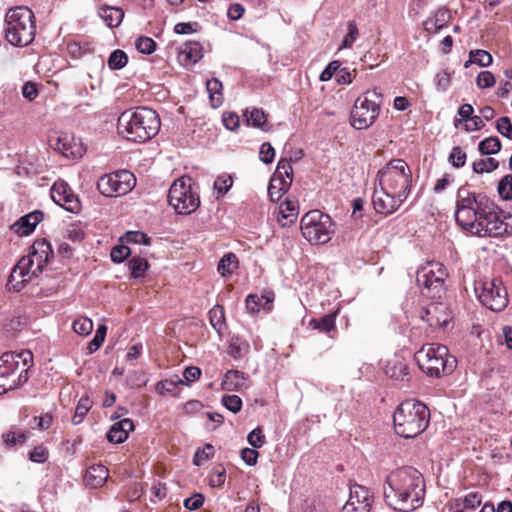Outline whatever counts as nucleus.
<instances>
[{
  "instance_id": "f257e3e1",
  "label": "nucleus",
  "mask_w": 512,
  "mask_h": 512,
  "mask_svg": "<svg viewBox=\"0 0 512 512\" xmlns=\"http://www.w3.org/2000/svg\"><path fill=\"white\" fill-rule=\"evenodd\" d=\"M456 222L479 237H499L512 233V215L505 221L495 202L486 194L475 193L465 186L457 191Z\"/></svg>"
},
{
  "instance_id": "f03ea898",
  "label": "nucleus",
  "mask_w": 512,
  "mask_h": 512,
  "mask_svg": "<svg viewBox=\"0 0 512 512\" xmlns=\"http://www.w3.org/2000/svg\"><path fill=\"white\" fill-rule=\"evenodd\" d=\"M425 481L422 474L412 467L392 471L386 478L384 498L394 510L412 512L424 503Z\"/></svg>"
},
{
  "instance_id": "7ed1b4c3",
  "label": "nucleus",
  "mask_w": 512,
  "mask_h": 512,
  "mask_svg": "<svg viewBox=\"0 0 512 512\" xmlns=\"http://www.w3.org/2000/svg\"><path fill=\"white\" fill-rule=\"evenodd\" d=\"M53 257L51 244L46 239L36 240L29 255L22 257L9 276L7 287L19 292L26 282L37 278Z\"/></svg>"
},
{
  "instance_id": "20e7f679",
  "label": "nucleus",
  "mask_w": 512,
  "mask_h": 512,
  "mask_svg": "<svg viewBox=\"0 0 512 512\" xmlns=\"http://www.w3.org/2000/svg\"><path fill=\"white\" fill-rule=\"evenodd\" d=\"M159 129L157 113L146 107L126 110L118 118V131L129 141L145 142L157 135Z\"/></svg>"
},
{
  "instance_id": "39448f33",
  "label": "nucleus",
  "mask_w": 512,
  "mask_h": 512,
  "mask_svg": "<svg viewBox=\"0 0 512 512\" xmlns=\"http://www.w3.org/2000/svg\"><path fill=\"white\" fill-rule=\"evenodd\" d=\"M430 411L428 407L416 400L403 401L393 414L396 433L403 438H414L428 427Z\"/></svg>"
},
{
  "instance_id": "423d86ee",
  "label": "nucleus",
  "mask_w": 512,
  "mask_h": 512,
  "mask_svg": "<svg viewBox=\"0 0 512 512\" xmlns=\"http://www.w3.org/2000/svg\"><path fill=\"white\" fill-rule=\"evenodd\" d=\"M32 354L5 352L0 356V395L16 389L29 379Z\"/></svg>"
},
{
  "instance_id": "0eeeda50",
  "label": "nucleus",
  "mask_w": 512,
  "mask_h": 512,
  "mask_svg": "<svg viewBox=\"0 0 512 512\" xmlns=\"http://www.w3.org/2000/svg\"><path fill=\"white\" fill-rule=\"evenodd\" d=\"M34 13L26 6L11 8L5 16V36L14 46H27L35 37Z\"/></svg>"
},
{
  "instance_id": "6e6552de",
  "label": "nucleus",
  "mask_w": 512,
  "mask_h": 512,
  "mask_svg": "<svg viewBox=\"0 0 512 512\" xmlns=\"http://www.w3.org/2000/svg\"><path fill=\"white\" fill-rule=\"evenodd\" d=\"M419 368L427 375L441 377L450 374L456 367V359L450 356L448 348L440 344H426L415 354Z\"/></svg>"
},
{
  "instance_id": "1a4fd4ad",
  "label": "nucleus",
  "mask_w": 512,
  "mask_h": 512,
  "mask_svg": "<svg viewBox=\"0 0 512 512\" xmlns=\"http://www.w3.org/2000/svg\"><path fill=\"white\" fill-rule=\"evenodd\" d=\"M375 181L386 191L401 194L407 199L411 191L412 172L403 159H392L378 171Z\"/></svg>"
},
{
  "instance_id": "9d476101",
  "label": "nucleus",
  "mask_w": 512,
  "mask_h": 512,
  "mask_svg": "<svg viewBox=\"0 0 512 512\" xmlns=\"http://www.w3.org/2000/svg\"><path fill=\"white\" fill-rule=\"evenodd\" d=\"M382 103L383 95L377 88L359 96L351 111V125L359 130L370 127L378 118Z\"/></svg>"
},
{
  "instance_id": "9b49d317",
  "label": "nucleus",
  "mask_w": 512,
  "mask_h": 512,
  "mask_svg": "<svg viewBox=\"0 0 512 512\" xmlns=\"http://www.w3.org/2000/svg\"><path fill=\"white\" fill-rule=\"evenodd\" d=\"M300 228L303 237L311 244H325L335 233L331 217L320 210L307 212L301 219Z\"/></svg>"
},
{
  "instance_id": "f8f14e48",
  "label": "nucleus",
  "mask_w": 512,
  "mask_h": 512,
  "mask_svg": "<svg viewBox=\"0 0 512 512\" xmlns=\"http://www.w3.org/2000/svg\"><path fill=\"white\" fill-rule=\"evenodd\" d=\"M168 203L177 214L188 215L200 205V197L190 177L176 179L168 192Z\"/></svg>"
},
{
  "instance_id": "ddd939ff",
  "label": "nucleus",
  "mask_w": 512,
  "mask_h": 512,
  "mask_svg": "<svg viewBox=\"0 0 512 512\" xmlns=\"http://www.w3.org/2000/svg\"><path fill=\"white\" fill-rule=\"evenodd\" d=\"M447 269L438 262H429L426 266L417 270L416 281L424 296L436 299L441 298L445 292V279Z\"/></svg>"
},
{
  "instance_id": "4468645a",
  "label": "nucleus",
  "mask_w": 512,
  "mask_h": 512,
  "mask_svg": "<svg viewBox=\"0 0 512 512\" xmlns=\"http://www.w3.org/2000/svg\"><path fill=\"white\" fill-rule=\"evenodd\" d=\"M475 293L479 301L491 311L500 312L508 305L507 290L498 279L476 281Z\"/></svg>"
},
{
  "instance_id": "2eb2a0df",
  "label": "nucleus",
  "mask_w": 512,
  "mask_h": 512,
  "mask_svg": "<svg viewBox=\"0 0 512 512\" xmlns=\"http://www.w3.org/2000/svg\"><path fill=\"white\" fill-rule=\"evenodd\" d=\"M136 185L134 174L128 170H118L105 174L97 181V189L106 197H120L129 193Z\"/></svg>"
},
{
  "instance_id": "dca6fc26",
  "label": "nucleus",
  "mask_w": 512,
  "mask_h": 512,
  "mask_svg": "<svg viewBox=\"0 0 512 512\" xmlns=\"http://www.w3.org/2000/svg\"><path fill=\"white\" fill-rule=\"evenodd\" d=\"M292 181L293 169L290 161L287 159H280L268 186V195L270 200L272 202L279 201L290 188Z\"/></svg>"
},
{
  "instance_id": "f3484780",
  "label": "nucleus",
  "mask_w": 512,
  "mask_h": 512,
  "mask_svg": "<svg viewBox=\"0 0 512 512\" xmlns=\"http://www.w3.org/2000/svg\"><path fill=\"white\" fill-rule=\"evenodd\" d=\"M419 317L432 328L446 327L452 320V315L447 305L442 302H431L422 307Z\"/></svg>"
},
{
  "instance_id": "a211bd4d",
  "label": "nucleus",
  "mask_w": 512,
  "mask_h": 512,
  "mask_svg": "<svg viewBox=\"0 0 512 512\" xmlns=\"http://www.w3.org/2000/svg\"><path fill=\"white\" fill-rule=\"evenodd\" d=\"M406 200L401 194L388 192L383 187H375L372 203L375 211L379 214H393Z\"/></svg>"
},
{
  "instance_id": "6ab92c4d",
  "label": "nucleus",
  "mask_w": 512,
  "mask_h": 512,
  "mask_svg": "<svg viewBox=\"0 0 512 512\" xmlns=\"http://www.w3.org/2000/svg\"><path fill=\"white\" fill-rule=\"evenodd\" d=\"M52 200L71 213H78L81 209V203L78 196L72 191L64 181L55 182L51 188Z\"/></svg>"
},
{
  "instance_id": "aec40b11",
  "label": "nucleus",
  "mask_w": 512,
  "mask_h": 512,
  "mask_svg": "<svg viewBox=\"0 0 512 512\" xmlns=\"http://www.w3.org/2000/svg\"><path fill=\"white\" fill-rule=\"evenodd\" d=\"M371 508V494L369 490L358 484L350 486V495L342 508V512H369Z\"/></svg>"
},
{
  "instance_id": "412c9836",
  "label": "nucleus",
  "mask_w": 512,
  "mask_h": 512,
  "mask_svg": "<svg viewBox=\"0 0 512 512\" xmlns=\"http://www.w3.org/2000/svg\"><path fill=\"white\" fill-rule=\"evenodd\" d=\"M42 219L43 213L39 210H35L22 216L13 224L12 228L18 235L27 236L35 230L36 226L42 221Z\"/></svg>"
},
{
  "instance_id": "4be33fe9",
  "label": "nucleus",
  "mask_w": 512,
  "mask_h": 512,
  "mask_svg": "<svg viewBox=\"0 0 512 512\" xmlns=\"http://www.w3.org/2000/svg\"><path fill=\"white\" fill-rule=\"evenodd\" d=\"M203 57V48L199 42H186L179 50L178 60L183 65L197 63Z\"/></svg>"
},
{
  "instance_id": "5701e85b",
  "label": "nucleus",
  "mask_w": 512,
  "mask_h": 512,
  "mask_svg": "<svg viewBox=\"0 0 512 512\" xmlns=\"http://www.w3.org/2000/svg\"><path fill=\"white\" fill-rule=\"evenodd\" d=\"M134 429L132 420L125 418L115 422L107 432V439L114 444L123 443L129 435V432Z\"/></svg>"
},
{
  "instance_id": "b1692460",
  "label": "nucleus",
  "mask_w": 512,
  "mask_h": 512,
  "mask_svg": "<svg viewBox=\"0 0 512 512\" xmlns=\"http://www.w3.org/2000/svg\"><path fill=\"white\" fill-rule=\"evenodd\" d=\"M109 477L108 469L102 464H95L87 468L84 481L92 488L102 487Z\"/></svg>"
},
{
  "instance_id": "393cba45",
  "label": "nucleus",
  "mask_w": 512,
  "mask_h": 512,
  "mask_svg": "<svg viewBox=\"0 0 512 512\" xmlns=\"http://www.w3.org/2000/svg\"><path fill=\"white\" fill-rule=\"evenodd\" d=\"M222 389L226 391H239L247 388V377L245 374L238 370L227 371L222 379Z\"/></svg>"
},
{
  "instance_id": "a878e982",
  "label": "nucleus",
  "mask_w": 512,
  "mask_h": 512,
  "mask_svg": "<svg viewBox=\"0 0 512 512\" xmlns=\"http://www.w3.org/2000/svg\"><path fill=\"white\" fill-rule=\"evenodd\" d=\"M298 203L294 200L286 199L279 207V222L282 226H288L294 223L298 217Z\"/></svg>"
},
{
  "instance_id": "bb28decb",
  "label": "nucleus",
  "mask_w": 512,
  "mask_h": 512,
  "mask_svg": "<svg viewBox=\"0 0 512 512\" xmlns=\"http://www.w3.org/2000/svg\"><path fill=\"white\" fill-rule=\"evenodd\" d=\"M99 16L110 28L118 27L124 17V12L121 8L104 6L99 10Z\"/></svg>"
},
{
  "instance_id": "cd10ccee",
  "label": "nucleus",
  "mask_w": 512,
  "mask_h": 512,
  "mask_svg": "<svg viewBox=\"0 0 512 512\" xmlns=\"http://www.w3.org/2000/svg\"><path fill=\"white\" fill-rule=\"evenodd\" d=\"M244 116L246 117V121L249 125H252L256 128H260L263 131L269 130V127L267 126V117L262 109H246L244 111Z\"/></svg>"
},
{
  "instance_id": "c85d7f7f",
  "label": "nucleus",
  "mask_w": 512,
  "mask_h": 512,
  "mask_svg": "<svg viewBox=\"0 0 512 512\" xmlns=\"http://www.w3.org/2000/svg\"><path fill=\"white\" fill-rule=\"evenodd\" d=\"M385 373L388 377L395 380H405L409 374V369L403 361H392L386 366Z\"/></svg>"
},
{
  "instance_id": "c756f323",
  "label": "nucleus",
  "mask_w": 512,
  "mask_h": 512,
  "mask_svg": "<svg viewBox=\"0 0 512 512\" xmlns=\"http://www.w3.org/2000/svg\"><path fill=\"white\" fill-rule=\"evenodd\" d=\"M206 87L212 106L219 107L223 102L222 83L217 78H212L207 81Z\"/></svg>"
},
{
  "instance_id": "7c9ffc66",
  "label": "nucleus",
  "mask_w": 512,
  "mask_h": 512,
  "mask_svg": "<svg viewBox=\"0 0 512 512\" xmlns=\"http://www.w3.org/2000/svg\"><path fill=\"white\" fill-rule=\"evenodd\" d=\"M249 349L250 345L246 340L240 337H233L229 343L228 353L234 359H239L247 355Z\"/></svg>"
},
{
  "instance_id": "2f4dec72",
  "label": "nucleus",
  "mask_w": 512,
  "mask_h": 512,
  "mask_svg": "<svg viewBox=\"0 0 512 512\" xmlns=\"http://www.w3.org/2000/svg\"><path fill=\"white\" fill-rule=\"evenodd\" d=\"M209 320L211 326L221 334L226 327L224 308L221 305H215L209 310Z\"/></svg>"
},
{
  "instance_id": "473e14b6",
  "label": "nucleus",
  "mask_w": 512,
  "mask_h": 512,
  "mask_svg": "<svg viewBox=\"0 0 512 512\" xmlns=\"http://www.w3.org/2000/svg\"><path fill=\"white\" fill-rule=\"evenodd\" d=\"M492 62V55L488 51L476 49L470 51L469 60L465 63V67H468L469 63H475L481 67H488Z\"/></svg>"
},
{
  "instance_id": "72a5a7b5",
  "label": "nucleus",
  "mask_w": 512,
  "mask_h": 512,
  "mask_svg": "<svg viewBox=\"0 0 512 512\" xmlns=\"http://www.w3.org/2000/svg\"><path fill=\"white\" fill-rule=\"evenodd\" d=\"M238 268V259L234 253L224 255L218 264V272L222 276L231 275Z\"/></svg>"
},
{
  "instance_id": "f704fd0d",
  "label": "nucleus",
  "mask_w": 512,
  "mask_h": 512,
  "mask_svg": "<svg viewBox=\"0 0 512 512\" xmlns=\"http://www.w3.org/2000/svg\"><path fill=\"white\" fill-rule=\"evenodd\" d=\"M478 149L482 155H493L501 150V142L498 137H487L479 143Z\"/></svg>"
},
{
  "instance_id": "c9c22d12",
  "label": "nucleus",
  "mask_w": 512,
  "mask_h": 512,
  "mask_svg": "<svg viewBox=\"0 0 512 512\" xmlns=\"http://www.w3.org/2000/svg\"><path fill=\"white\" fill-rule=\"evenodd\" d=\"M91 407L92 401L89 399V397H81L77 403L75 414L72 417V423L74 425L80 424Z\"/></svg>"
},
{
  "instance_id": "e433bc0d",
  "label": "nucleus",
  "mask_w": 512,
  "mask_h": 512,
  "mask_svg": "<svg viewBox=\"0 0 512 512\" xmlns=\"http://www.w3.org/2000/svg\"><path fill=\"white\" fill-rule=\"evenodd\" d=\"M128 62L127 54L120 49L114 50L107 60V65L111 70H119L126 66Z\"/></svg>"
},
{
  "instance_id": "4c0bfd02",
  "label": "nucleus",
  "mask_w": 512,
  "mask_h": 512,
  "mask_svg": "<svg viewBox=\"0 0 512 512\" xmlns=\"http://www.w3.org/2000/svg\"><path fill=\"white\" fill-rule=\"evenodd\" d=\"M335 319V314H327L320 318L319 320H311L310 324L314 329L328 333L335 328Z\"/></svg>"
},
{
  "instance_id": "58836bf2",
  "label": "nucleus",
  "mask_w": 512,
  "mask_h": 512,
  "mask_svg": "<svg viewBox=\"0 0 512 512\" xmlns=\"http://www.w3.org/2000/svg\"><path fill=\"white\" fill-rule=\"evenodd\" d=\"M452 74L453 72H450L447 69L439 71L434 78V83L436 86L437 91L439 92H446L452 81Z\"/></svg>"
},
{
  "instance_id": "ea45409f",
  "label": "nucleus",
  "mask_w": 512,
  "mask_h": 512,
  "mask_svg": "<svg viewBox=\"0 0 512 512\" xmlns=\"http://www.w3.org/2000/svg\"><path fill=\"white\" fill-rule=\"evenodd\" d=\"M129 269L131 271V276L133 278H139L144 276L145 272L148 269V262L144 258L140 257H134L130 259L129 263Z\"/></svg>"
},
{
  "instance_id": "a19ab883",
  "label": "nucleus",
  "mask_w": 512,
  "mask_h": 512,
  "mask_svg": "<svg viewBox=\"0 0 512 512\" xmlns=\"http://www.w3.org/2000/svg\"><path fill=\"white\" fill-rule=\"evenodd\" d=\"M499 166V163L494 158H486L480 159L473 163V171L477 174H482L484 172H492L496 170Z\"/></svg>"
},
{
  "instance_id": "79ce46f5",
  "label": "nucleus",
  "mask_w": 512,
  "mask_h": 512,
  "mask_svg": "<svg viewBox=\"0 0 512 512\" xmlns=\"http://www.w3.org/2000/svg\"><path fill=\"white\" fill-rule=\"evenodd\" d=\"M72 327L77 334L87 336L93 330V322L88 317H80L73 322Z\"/></svg>"
},
{
  "instance_id": "37998d69",
  "label": "nucleus",
  "mask_w": 512,
  "mask_h": 512,
  "mask_svg": "<svg viewBox=\"0 0 512 512\" xmlns=\"http://www.w3.org/2000/svg\"><path fill=\"white\" fill-rule=\"evenodd\" d=\"M448 17V13L445 10H440L435 14L434 18L428 19L424 23V27L426 31H431V28L429 25L434 26V32H437L438 30L442 29L445 25L446 19Z\"/></svg>"
},
{
  "instance_id": "c03bdc74",
  "label": "nucleus",
  "mask_w": 512,
  "mask_h": 512,
  "mask_svg": "<svg viewBox=\"0 0 512 512\" xmlns=\"http://www.w3.org/2000/svg\"><path fill=\"white\" fill-rule=\"evenodd\" d=\"M498 193L504 200L512 199V174L504 176L498 183Z\"/></svg>"
},
{
  "instance_id": "a18cd8bd",
  "label": "nucleus",
  "mask_w": 512,
  "mask_h": 512,
  "mask_svg": "<svg viewBox=\"0 0 512 512\" xmlns=\"http://www.w3.org/2000/svg\"><path fill=\"white\" fill-rule=\"evenodd\" d=\"M214 455V447L211 444H206L202 449H197L194 455L193 463L200 466L203 462L209 460Z\"/></svg>"
},
{
  "instance_id": "49530a36",
  "label": "nucleus",
  "mask_w": 512,
  "mask_h": 512,
  "mask_svg": "<svg viewBox=\"0 0 512 512\" xmlns=\"http://www.w3.org/2000/svg\"><path fill=\"white\" fill-rule=\"evenodd\" d=\"M136 49L142 54H151L155 51L156 43L150 37L141 36L136 40Z\"/></svg>"
},
{
  "instance_id": "de8ad7c7",
  "label": "nucleus",
  "mask_w": 512,
  "mask_h": 512,
  "mask_svg": "<svg viewBox=\"0 0 512 512\" xmlns=\"http://www.w3.org/2000/svg\"><path fill=\"white\" fill-rule=\"evenodd\" d=\"M221 402L232 413H237L242 408V400L237 395H224Z\"/></svg>"
},
{
  "instance_id": "09e8293b",
  "label": "nucleus",
  "mask_w": 512,
  "mask_h": 512,
  "mask_svg": "<svg viewBox=\"0 0 512 512\" xmlns=\"http://www.w3.org/2000/svg\"><path fill=\"white\" fill-rule=\"evenodd\" d=\"M347 29H348V32L342 41L340 49L350 48L358 36V28L354 21H350L348 23Z\"/></svg>"
},
{
  "instance_id": "8fccbe9b",
  "label": "nucleus",
  "mask_w": 512,
  "mask_h": 512,
  "mask_svg": "<svg viewBox=\"0 0 512 512\" xmlns=\"http://www.w3.org/2000/svg\"><path fill=\"white\" fill-rule=\"evenodd\" d=\"M496 129L502 136L512 140V124L509 117L499 118L496 122Z\"/></svg>"
},
{
  "instance_id": "3c124183",
  "label": "nucleus",
  "mask_w": 512,
  "mask_h": 512,
  "mask_svg": "<svg viewBox=\"0 0 512 512\" xmlns=\"http://www.w3.org/2000/svg\"><path fill=\"white\" fill-rule=\"evenodd\" d=\"M131 254V250L128 246L120 245L112 248L110 257L111 260L115 263L123 262L129 255Z\"/></svg>"
},
{
  "instance_id": "603ef678",
  "label": "nucleus",
  "mask_w": 512,
  "mask_h": 512,
  "mask_svg": "<svg viewBox=\"0 0 512 512\" xmlns=\"http://www.w3.org/2000/svg\"><path fill=\"white\" fill-rule=\"evenodd\" d=\"M496 80L490 71H482L478 74L476 84L480 89H486L494 86Z\"/></svg>"
},
{
  "instance_id": "864d4df0",
  "label": "nucleus",
  "mask_w": 512,
  "mask_h": 512,
  "mask_svg": "<svg viewBox=\"0 0 512 512\" xmlns=\"http://www.w3.org/2000/svg\"><path fill=\"white\" fill-rule=\"evenodd\" d=\"M247 441L253 448L262 447L265 443V436L263 435L262 429L260 427L253 429L248 434Z\"/></svg>"
},
{
  "instance_id": "5fc2aeb1",
  "label": "nucleus",
  "mask_w": 512,
  "mask_h": 512,
  "mask_svg": "<svg viewBox=\"0 0 512 512\" xmlns=\"http://www.w3.org/2000/svg\"><path fill=\"white\" fill-rule=\"evenodd\" d=\"M449 161L454 167L460 168L465 165L466 153L460 147H454L449 155Z\"/></svg>"
},
{
  "instance_id": "6e6d98bb",
  "label": "nucleus",
  "mask_w": 512,
  "mask_h": 512,
  "mask_svg": "<svg viewBox=\"0 0 512 512\" xmlns=\"http://www.w3.org/2000/svg\"><path fill=\"white\" fill-rule=\"evenodd\" d=\"M66 236L70 240L78 242L84 238L85 232L80 223H74L68 226Z\"/></svg>"
},
{
  "instance_id": "4d7b16f0",
  "label": "nucleus",
  "mask_w": 512,
  "mask_h": 512,
  "mask_svg": "<svg viewBox=\"0 0 512 512\" xmlns=\"http://www.w3.org/2000/svg\"><path fill=\"white\" fill-rule=\"evenodd\" d=\"M201 375V370L198 367L190 366L187 367L183 372V379H180L181 384L189 385L198 379Z\"/></svg>"
},
{
  "instance_id": "13d9d810",
  "label": "nucleus",
  "mask_w": 512,
  "mask_h": 512,
  "mask_svg": "<svg viewBox=\"0 0 512 512\" xmlns=\"http://www.w3.org/2000/svg\"><path fill=\"white\" fill-rule=\"evenodd\" d=\"M341 67L340 61H332L328 64V66L321 72L320 80L325 82L329 81L335 74L337 75L339 69Z\"/></svg>"
},
{
  "instance_id": "bf43d9fd",
  "label": "nucleus",
  "mask_w": 512,
  "mask_h": 512,
  "mask_svg": "<svg viewBox=\"0 0 512 512\" xmlns=\"http://www.w3.org/2000/svg\"><path fill=\"white\" fill-rule=\"evenodd\" d=\"M274 156H275V150L271 146V144L268 142L263 143L261 145L260 151H259L260 160L265 164H269L273 161Z\"/></svg>"
},
{
  "instance_id": "052dcab7",
  "label": "nucleus",
  "mask_w": 512,
  "mask_h": 512,
  "mask_svg": "<svg viewBox=\"0 0 512 512\" xmlns=\"http://www.w3.org/2000/svg\"><path fill=\"white\" fill-rule=\"evenodd\" d=\"M226 479V471L224 468L215 469L209 476V484L211 487H220L224 484Z\"/></svg>"
},
{
  "instance_id": "680f3d73",
  "label": "nucleus",
  "mask_w": 512,
  "mask_h": 512,
  "mask_svg": "<svg viewBox=\"0 0 512 512\" xmlns=\"http://www.w3.org/2000/svg\"><path fill=\"white\" fill-rule=\"evenodd\" d=\"M127 242L135 243V244H144L150 245V238L139 231H129L126 233Z\"/></svg>"
},
{
  "instance_id": "e2e57ef3",
  "label": "nucleus",
  "mask_w": 512,
  "mask_h": 512,
  "mask_svg": "<svg viewBox=\"0 0 512 512\" xmlns=\"http://www.w3.org/2000/svg\"><path fill=\"white\" fill-rule=\"evenodd\" d=\"M29 459L35 463H44L48 459V451L42 446H37L29 452Z\"/></svg>"
},
{
  "instance_id": "0e129e2a",
  "label": "nucleus",
  "mask_w": 512,
  "mask_h": 512,
  "mask_svg": "<svg viewBox=\"0 0 512 512\" xmlns=\"http://www.w3.org/2000/svg\"><path fill=\"white\" fill-rule=\"evenodd\" d=\"M233 180L231 177H218L214 182V189L224 195L231 188Z\"/></svg>"
},
{
  "instance_id": "69168bd1",
  "label": "nucleus",
  "mask_w": 512,
  "mask_h": 512,
  "mask_svg": "<svg viewBox=\"0 0 512 512\" xmlns=\"http://www.w3.org/2000/svg\"><path fill=\"white\" fill-rule=\"evenodd\" d=\"M204 503V497L201 494H195L184 500V507L190 511L198 510Z\"/></svg>"
},
{
  "instance_id": "338daca9",
  "label": "nucleus",
  "mask_w": 512,
  "mask_h": 512,
  "mask_svg": "<svg viewBox=\"0 0 512 512\" xmlns=\"http://www.w3.org/2000/svg\"><path fill=\"white\" fill-rule=\"evenodd\" d=\"M242 460L249 466H253L257 463L258 452L256 448H244L241 450Z\"/></svg>"
},
{
  "instance_id": "774afa93",
  "label": "nucleus",
  "mask_w": 512,
  "mask_h": 512,
  "mask_svg": "<svg viewBox=\"0 0 512 512\" xmlns=\"http://www.w3.org/2000/svg\"><path fill=\"white\" fill-rule=\"evenodd\" d=\"M246 309L250 314H256L260 311L261 299L257 295L250 294L246 298Z\"/></svg>"
}]
</instances>
